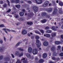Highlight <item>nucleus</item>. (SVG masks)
Returning <instances> with one entry per match:
<instances>
[{"mask_svg":"<svg viewBox=\"0 0 63 63\" xmlns=\"http://www.w3.org/2000/svg\"><path fill=\"white\" fill-rule=\"evenodd\" d=\"M34 14L32 12H31L30 13L28 14V16L29 17L27 18V20L29 19L30 18L32 17V16H34Z\"/></svg>","mask_w":63,"mask_h":63,"instance_id":"1","label":"nucleus"},{"mask_svg":"<svg viewBox=\"0 0 63 63\" xmlns=\"http://www.w3.org/2000/svg\"><path fill=\"white\" fill-rule=\"evenodd\" d=\"M36 45L38 47H40V46L41 45V43L39 40H36Z\"/></svg>","mask_w":63,"mask_h":63,"instance_id":"2","label":"nucleus"},{"mask_svg":"<svg viewBox=\"0 0 63 63\" xmlns=\"http://www.w3.org/2000/svg\"><path fill=\"white\" fill-rule=\"evenodd\" d=\"M49 3V2L48 1H46L43 4V5H42L43 7H47L48 5V4Z\"/></svg>","mask_w":63,"mask_h":63,"instance_id":"3","label":"nucleus"},{"mask_svg":"<svg viewBox=\"0 0 63 63\" xmlns=\"http://www.w3.org/2000/svg\"><path fill=\"white\" fill-rule=\"evenodd\" d=\"M32 53L34 55H36L38 53V50L36 49H33L32 51Z\"/></svg>","mask_w":63,"mask_h":63,"instance_id":"4","label":"nucleus"},{"mask_svg":"<svg viewBox=\"0 0 63 63\" xmlns=\"http://www.w3.org/2000/svg\"><path fill=\"white\" fill-rule=\"evenodd\" d=\"M38 7H37V6H34L33 7V9L34 11V13H36V12H37L38 11Z\"/></svg>","mask_w":63,"mask_h":63,"instance_id":"5","label":"nucleus"},{"mask_svg":"<svg viewBox=\"0 0 63 63\" xmlns=\"http://www.w3.org/2000/svg\"><path fill=\"white\" fill-rule=\"evenodd\" d=\"M19 0H12L11 1V3H17V4L19 3Z\"/></svg>","mask_w":63,"mask_h":63,"instance_id":"6","label":"nucleus"},{"mask_svg":"<svg viewBox=\"0 0 63 63\" xmlns=\"http://www.w3.org/2000/svg\"><path fill=\"white\" fill-rule=\"evenodd\" d=\"M36 3L37 4H40L42 3V0H35Z\"/></svg>","mask_w":63,"mask_h":63,"instance_id":"7","label":"nucleus"},{"mask_svg":"<svg viewBox=\"0 0 63 63\" xmlns=\"http://www.w3.org/2000/svg\"><path fill=\"white\" fill-rule=\"evenodd\" d=\"M58 10L56 9H54L53 12V15H56L57 13Z\"/></svg>","mask_w":63,"mask_h":63,"instance_id":"8","label":"nucleus"},{"mask_svg":"<svg viewBox=\"0 0 63 63\" xmlns=\"http://www.w3.org/2000/svg\"><path fill=\"white\" fill-rule=\"evenodd\" d=\"M59 13L60 14H63V11H62V8H59Z\"/></svg>","mask_w":63,"mask_h":63,"instance_id":"9","label":"nucleus"},{"mask_svg":"<svg viewBox=\"0 0 63 63\" xmlns=\"http://www.w3.org/2000/svg\"><path fill=\"white\" fill-rule=\"evenodd\" d=\"M22 34L23 35H25V34H27V32L25 30H23L22 32Z\"/></svg>","mask_w":63,"mask_h":63,"instance_id":"10","label":"nucleus"},{"mask_svg":"<svg viewBox=\"0 0 63 63\" xmlns=\"http://www.w3.org/2000/svg\"><path fill=\"white\" fill-rule=\"evenodd\" d=\"M48 44V42L47 41H45L43 42V46H47Z\"/></svg>","mask_w":63,"mask_h":63,"instance_id":"11","label":"nucleus"},{"mask_svg":"<svg viewBox=\"0 0 63 63\" xmlns=\"http://www.w3.org/2000/svg\"><path fill=\"white\" fill-rule=\"evenodd\" d=\"M47 21V20L46 19H43L42 20H41V21L42 23H44L45 22H46Z\"/></svg>","mask_w":63,"mask_h":63,"instance_id":"12","label":"nucleus"},{"mask_svg":"<svg viewBox=\"0 0 63 63\" xmlns=\"http://www.w3.org/2000/svg\"><path fill=\"white\" fill-rule=\"evenodd\" d=\"M28 51L29 52H32V49L31 47H29L28 48Z\"/></svg>","mask_w":63,"mask_h":63,"instance_id":"13","label":"nucleus"},{"mask_svg":"<svg viewBox=\"0 0 63 63\" xmlns=\"http://www.w3.org/2000/svg\"><path fill=\"white\" fill-rule=\"evenodd\" d=\"M51 29H52L53 30H54V31H55L57 30V29L55 28V26H52L51 28Z\"/></svg>","mask_w":63,"mask_h":63,"instance_id":"14","label":"nucleus"},{"mask_svg":"<svg viewBox=\"0 0 63 63\" xmlns=\"http://www.w3.org/2000/svg\"><path fill=\"white\" fill-rule=\"evenodd\" d=\"M44 36H46V37L47 38H49V37H50V34H45L44 35Z\"/></svg>","mask_w":63,"mask_h":63,"instance_id":"15","label":"nucleus"},{"mask_svg":"<svg viewBox=\"0 0 63 63\" xmlns=\"http://www.w3.org/2000/svg\"><path fill=\"white\" fill-rule=\"evenodd\" d=\"M27 56L28 58H31V56L29 54H27Z\"/></svg>","mask_w":63,"mask_h":63,"instance_id":"16","label":"nucleus"},{"mask_svg":"<svg viewBox=\"0 0 63 63\" xmlns=\"http://www.w3.org/2000/svg\"><path fill=\"white\" fill-rule=\"evenodd\" d=\"M47 14V13L46 12H43L42 13L41 16H45Z\"/></svg>","mask_w":63,"mask_h":63,"instance_id":"17","label":"nucleus"},{"mask_svg":"<svg viewBox=\"0 0 63 63\" xmlns=\"http://www.w3.org/2000/svg\"><path fill=\"white\" fill-rule=\"evenodd\" d=\"M19 14L20 16H22L24 15V12H21L19 13Z\"/></svg>","mask_w":63,"mask_h":63,"instance_id":"18","label":"nucleus"},{"mask_svg":"<svg viewBox=\"0 0 63 63\" xmlns=\"http://www.w3.org/2000/svg\"><path fill=\"white\" fill-rule=\"evenodd\" d=\"M33 23L32 22H27V24L28 25H32Z\"/></svg>","mask_w":63,"mask_h":63,"instance_id":"19","label":"nucleus"},{"mask_svg":"<svg viewBox=\"0 0 63 63\" xmlns=\"http://www.w3.org/2000/svg\"><path fill=\"white\" fill-rule=\"evenodd\" d=\"M51 36L52 37H54L56 36V33H53L51 34Z\"/></svg>","mask_w":63,"mask_h":63,"instance_id":"20","label":"nucleus"},{"mask_svg":"<svg viewBox=\"0 0 63 63\" xmlns=\"http://www.w3.org/2000/svg\"><path fill=\"white\" fill-rule=\"evenodd\" d=\"M46 33H51L52 32V31L50 30H47L46 31Z\"/></svg>","mask_w":63,"mask_h":63,"instance_id":"21","label":"nucleus"},{"mask_svg":"<svg viewBox=\"0 0 63 63\" xmlns=\"http://www.w3.org/2000/svg\"><path fill=\"white\" fill-rule=\"evenodd\" d=\"M47 55L46 53H45L43 54V58H46V57Z\"/></svg>","mask_w":63,"mask_h":63,"instance_id":"22","label":"nucleus"},{"mask_svg":"<svg viewBox=\"0 0 63 63\" xmlns=\"http://www.w3.org/2000/svg\"><path fill=\"white\" fill-rule=\"evenodd\" d=\"M59 5L61 6H63V3L62 2H60L59 3Z\"/></svg>","mask_w":63,"mask_h":63,"instance_id":"23","label":"nucleus"},{"mask_svg":"<svg viewBox=\"0 0 63 63\" xmlns=\"http://www.w3.org/2000/svg\"><path fill=\"white\" fill-rule=\"evenodd\" d=\"M20 5L19 4H18L17 5H15V7L17 8L18 9H19L20 8Z\"/></svg>","mask_w":63,"mask_h":63,"instance_id":"24","label":"nucleus"},{"mask_svg":"<svg viewBox=\"0 0 63 63\" xmlns=\"http://www.w3.org/2000/svg\"><path fill=\"white\" fill-rule=\"evenodd\" d=\"M39 62L40 63H43L44 62V60H43V59H40L39 61Z\"/></svg>","mask_w":63,"mask_h":63,"instance_id":"25","label":"nucleus"},{"mask_svg":"<svg viewBox=\"0 0 63 63\" xmlns=\"http://www.w3.org/2000/svg\"><path fill=\"white\" fill-rule=\"evenodd\" d=\"M55 44L56 45H59V44H61V42L58 41H56L55 42Z\"/></svg>","mask_w":63,"mask_h":63,"instance_id":"26","label":"nucleus"},{"mask_svg":"<svg viewBox=\"0 0 63 63\" xmlns=\"http://www.w3.org/2000/svg\"><path fill=\"white\" fill-rule=\"evenodd\" d=\"M55 48L54 47H52L51 48V51H53L55 50Z\"/></svg>","mask_w":63,"mask_h":63,"instance_id":"27","label":"nucleus"},{"mask_svg":"<svg viewBox=\"0 0 63 63\" xmlns=\"http://www.w3.org/2000/svg\"><path fill=\"white\" fill-rule=\"evenodd\" d=\"M19 54V52L17 51L16 52H15V55L16 56H18Z\"/></svg>","mask_w":63,"mask_h":63,"instance_id":"28","label":"nucleus"},{"mask_svg":"<svg viewBox=\"0 0 63 63\" xmlns=\"http://www.w3.org/2000/svg\"><path fill=\"white\" fill-rule=\"evenodd\" d=\"M40 39V37L38 36H35V39L36 40H39Z\"/></svg>","mask_w":63,"mask_h":63,"instance_id":"29","label":"nucleus"},{"mask_svg":"<svg viewBox=\"0 0 63 63\" xmlns=\"http://www.w3.org/2000/svg\"><path fill=\"white\" fill-rule=\"evenodd\" d=\"M35 33H37V34H39V35L41 34V33H40L38 31H36L35 32Z\"/></svg>","mask_w":63,"mask_h":63,"instance_id":"30","label":"nucleus"},{"mask_svg":"<svg viewBox=\"0 0 63 63\" xmlns=\"http://www.w3.org/2000/svg\"><path fill=\"white\" fill-rule=\"evenodd\" d=\"M6 1L7 2V3H8V6L10 7V1H9L8 0H7Z\"/></svg>","mask_w":63,"mask_h":63,"instance_id":"31","label":"nucleus"},{"mask_svg":"<svg viewBox=\"0 0 63 63\" xmlns=\"http://www.w3.org/2000/svg\"><path fill=\"white\" fill-rule=\"evenodd\" d=\"M39 31H40V32H41L42 34H44V30H40Z\"/></svg>","mask_w":63,"mask_h":63,"instance_id":"32","label":"nucleus"},{"mask_svg":"<svg viewBox=\"0 0 63 63\" xmlns=\"http://www.w3.org/2000/svg\"><path fill=\"white\" fill-rule=\"evenodd\" d=\"M6 30V28H3L2 29V30H3V31L4 30V32H5V33H6V34H7L8 32H7Z\"/></svg>","mask_w":63,"mask_h":63,"instance_id":"33","label":"nucleus"},{"mask_svg":"<svg viewBox=\"0 0 63 63\" xmlns=\"http://www.w3.org/2000/svg\"><path fill=\"white\" fill-rule=\"evenodd\" d=\"M23 63H28V62L27 61V60H26L25 61H23Z\"/></svg>","mask_w":63,"mask_h":63,"instance_id":"34","label":"nucleus"},{"mask_svg":"<svg viewBox=\"0 0 63 63\" xmlns=\"http://www.w3.org/2000/svg\"><path fill=\"white\" fill-rule=\"evenodd\" d=\"M11 11V9L9 8V9L7 10L6 13H10Z\"/></svg>","mask_w":63,"mask_h":63,"instance_id":"35","label":"nucleus"},{"mask_svg":"<svg viewBox=\"0 0 63 63\" xmlns=\"http://www.w3.org/2000/svg\"><path fill=\"white\" fill-rule=\"evenodd\" d=\"M20 44V42H19L18 43H17L16 44V47H17V46H19V44Z\"/></svg>","mask_w":63,"mask_h":63,"instance_id":"36","label":"nucleus"},{"mask_svg":"<svg viewBox=\"0 0 63 63\" xmlns=\"http://www.w3.org/2000/svg\"><path fill=\"white\" fill-rule=\"evenodd\" d=\"M50 28L49 27H46L45 28V30H48V29H49Z\"/></svg>","mask_w":63,"mask_h":63,"instance_id":"37","label":"nucleus"},{"mask_svg":"<svg viewBox=\"0 0 63 63\" xmlns=\"http://www.w3.org/2000/svg\"><path fill=\"white\" fill-rule=\"evenodd\" d=\"M58 48L57 49V50H59V49L61 48V46H58Z\"/></svg>","mask_w":63,"mask_h":63,"instance_id":"38","label":"nucleus"},{"mask_svg":"<svg viewBox=\"0 0 63 63\" xmlns=\"http://www.w3.org/2000/svg\"><path fill=\"white\" fill-rule=\"evenodd\" d=\"M4 27V25L3 24L0 25V28Z\"/></svg>","mask_w":63,"mask_h":63,"instance_id":"39","label":"nucleus"},{"mask_svg":"<svg viewBox=\"0 0 63 63\" xmlns=\"http://www.w3.org/2000/svg\"><path fill=\"white\" fill-rule=\"evenodd\" d=\"M32 34H32V32H31L30 33V34L28 33V36H29V37H30L31 36V35H32Z\"/></svg>","mask_w":63,"mask_h":63,"instance_id":"40","label":"nucleus"},{"mask_svg":"<svg viewBox=\"0 0 63 63\" xmlns=\"http://www.w3.org/2000/svg\"><path fill=\"white\" fill-rule=\"evenodd\" d=\"M3 7H5V8H6L7 7V4L5 3L3 5Z\"/></svg>","mask_w":63,"mask_h":63,"instance_id":"41","label":"nucleus"},{"mask_svg":"<svg viewBox=\"0 0 63 63\" xmlns=\"http://www.w3.org/2000/svg\"><path fill=\"white\" fill-rule=\"evenodd\" d=\"M51 11H52V9L51 8L49 9L48 12H51Z\"/></svg>","mask_w":63,"mask_h":63,"instance_id":"42","label":"nucleus"},{"mask_svg":"<svg viewBox=\"0 0 63 63\" xmlns=\"http://www.w3.org/2000/svg\"><path fill=\"white\" fill-rule=\"evenodd\" d=\"M23 53H22L20 54V55H19V57H21V56H23Z\"/></svg>","mask_w":63,"mask_h":63,"instance_id":"43","label":"nucleus"},{"mask_svg":"<svg viewBox=\"0 0 63 63\" xmlns=\"http://www.w3.org/2000/svg\"><path fill=\"white\" fill-rule=\"evenodd\" d=\"M18 49L19 50H20L21 51H23V49H21V48H18Z\"/></svg>","mask_w":63,"mask_h":63,"instance_id":"44","label":"nucleus"},{"mask_svg":"<svg viewBox=\"0 0 63 63\" xmlns=\"http://www.w3.org/2000/svg\"><path fill=\"white\" fill-rule=\"evenodd\" d=\"M46 16L47 17V18H50V16H49V15H47Z\"/></svg>","mask_w":63,"mask_h":63,"instance_id":"45","label":"nucleus"},{"mask_svg":"<svg viewBox=\"0 0 63 63\" xmlns=\"http://www.w3.org/2000/svg\"><path fill=\"white\" fill-rule=\"evenodd\" d=\"M60 56H63V53H61L60 54Z\"/></svg>","mask_w":63,"mask_h":63,"instance_id":"46","label":"nucleus"},{"mask_svg":"<svg viewBox=\"0 0 63 63\" xmlns=\"http://www.w3.org/2000/svg\"><path fill=\"white\" fill-rule=\"evenodd\" d=\"M35 38V36H32L31 37V39H34Z\"/></svg>","mask_w":63,"mask_h":63,"instance_id":"47","label":"nucleus"},{"mask_svg":"<svg viewBox=\"0 0 63 63\" xmlns=\"http://www.w3.org/2000/svg\"><path fill=\"white\" fill-rule=\"evenodd\" d=\"M1 20V21H2L4 22H6V21L4 19H2Z\"/></svg>","mask_w":63,"mask_h":63,"instance_id":"48","label":"nucleus"},{"mask_svg":"<svg viewBox=\"0 0 63 63\" xmlns=\"http://www.w3.org/2000/svg\"><path fill=\"white\" fill-rule=\"evenodd\" d=\"M57 54L55 52L53 53V56H55Z\"/></svg>","mask_w":63,"mask_h":63,"instance_id":"49","label":"nucleus"},{"mask_svg":"<svg viewBox=\"0 0 63 63\" xmlns=\"http://www.w3.org/2000/svg\"><path fill=\"white\" fill-rule=\"evenodd\" d=\"M3 59V56H0V60H1Z\"/></svg>","mask_w":63,"mask_h":63,"instance_id":"50","label":"nucleus"},{"mask_svg":"<svg viewBox=\"0 0 63 63\" xmlns=\"http://www.w3.org/2000/svg\"><path fill=\"white\" fill-rule=\"evenodd\" d=\"M27 3L29 4H31V1H27Z\"/></svg>","mask_w":63,"mask_h":63,"instance_id":"51","label":"nucleus"},{"mask_svg":"<svg viewBox=\"0 0 63 63\" xmlns=\"http://www.w3.org/2000/svg\"><path fill=\"white\" fill-rule=\"evenodd\" d=\"M11 55L12 56V58H15V56H14V55L13 54H11Z\"/></svg>","mask_w":63,"mask_h":63,"instance_id":"52","label":"nucleus"},{"mask_svg":"<svg viewBox=\"0 0 63 63\" xmlns=\"http://www.w3.org/2000/svg\"><path fill=\"white\" fill-rule=\"evenodd\" d=\"M61 38L62 39H63V35H61Z\"/></svg>","mask_w":63,"mask_h":63,"instance_id":"53","label":"nucleus"},{"mask_svg":"<svg viewBox=\"0 0 63 63\" xmlns=\"http://www.w3.org/2000/svg\"><path fill=\"white\" fill-rule=\"evenodd\" d=\"M6 30L7 31H8V32H11V30L8 29H6Z\"/></svg>","mask_w":63,"mask_h":63,"instance_id":"54","label":"nucleus"},{"mask_svg":"<svg viewBox=\"0 0 63 63\" xmlns=\"http://www.w3.org/2000/svg\"><path fill=\"white\" fill-rule=\"evenodd\" d=\"M11 32H15V33H16V31L14 30H11Z\"/></svg>","mask_w":63,"mask_h":63,"instance_id":"55","label":"nucleus"},{"mask_svg":"<svg viewBox=\"0 0 63 63\" xmlns=\"http://www.w3.org/2000/svg\"><path fill=\"white\" fill-rule=\"evenodd\" d=\"M0 43L2 44V43H3V41L2 40H0Z\"/></svg>","mask_w":63,"mask_h":63,"instance_id":"56","label":"nucleus"},{"mask_svg":"<svg viewBox=\"0 0 63 63\" xmlns=\"http://www.w3.org/2000/svg\"><path fill=\"white\" fill-rule=\"evenodd\" d=\"M3 1H0V4H3Z\"/></svg>","mask_w":63,"mask_h":63,"instance_id":"57","label":"nucleus"},{"mask_svg":"<svg viewBox=\"0 0 63 63\" xmlns=\"http://www.w3.org/2000/svg\"><path fill=\"white\" fill-rule=\"evenodd\" d=\"M22 11L23 12H24V13H25L26 12L25 11V10L24 9H23L22 10Z\"/></svg>","mask_w":63,"mask_h":63,"instance_id":"58","label":"nucleus"},{"mask_svg":"<svg viewBox=\"0 0 63 63\" xmlns=\"http://www.w3.org/2000/svg\"><path fill=\"white\" fill-rule=\"evenodd\" d=\"M52 59L53 60H56V59L54 57H52Z\"/></svg>","mask_w":63,"mask_h":63,"instance_id":"59","label":"nucleus"},{"mask_svg":"<svg viewBox=\"0 0 63 63\" xmlns=\"http://www.w3.org/2000/svg\"><path fill=\"white\" fill-rule=\"evenodd\" d=\"M0 51H3V49L2 48H0Z\"/></svg>","mask_w":63,"mask_h":63,"instance_id":"60","label":"nucleus"},{"mask_svg":"<svg viewBox=\"0 0 63 63\" xmlns=\"http://www.w3.org/2000/svg\"><path fill=\"white\" fill-rule=\"evenodd\" d=\"M19 24H20V23H18L16 24V25H17H17H19Z\"/></svg>","mask_w":63,"mask_h":63,"instance_id":"61","label":"nucleus"},{"mask_svg":"<svg viewBox=\"0 0 63 63\" xmlns=\"http://www.w3.org/2000/svg\"><path fill=\"white\" fill-rule=\"evenodd\" d=\"M25 58H23L21 60L22 61H23V60H25Z\"/></svg>","mask_w":63,"mask_h":63,"instance_id":"62","label":"nucleus"},{"mask_svg":"<svg viewBox=\"0 0 63 63\" xmlns=\"http://www.w3.org/2000/svg\"><path fill=\"white\" fill-rule=\"evenodd\" d=\"M52 2L54 4H55V2L54 1H52Z\"/></svg>","mask_w":63,"mask_h":63,"instance_id":"63","label":"nucleus"},{"mask_svg":"<svg viewBox=\"0 0 63 63\" xmlns=\"http://www.w3.org/2000/svg\"><path fill=\"white\" fill-rule=\"evenodd\" d=\"M54 62H52V61H50L49 63H54Z\"/></svg>","mask_w":63,"mask_h":63,"instance_id":"64","label":"nucleus"}]
</instances>
